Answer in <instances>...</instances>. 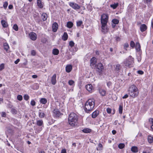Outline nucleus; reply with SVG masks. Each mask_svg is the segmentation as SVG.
<instances>
[{
    "instance_id": "1",
    "label": "nucleus",
    "mask_w": 153,
    "mask_h": 153,
    "mask_svg": "<svg viewBox=\"0 0 153 153\" xmlns=\"http://www.w3.org/2000/svg\"><path fill=\"white\" fill-rule=\"evenodd\" d=\"M78 116L74 113H71L68 117V122L69 124L72 126H74L77 125Z\"/></svg>"
},
{
    "instance_id": "2",
    "label": "nucleus",
    "mask_w": 153,
    "mask_h": 153,
    "mask_svg": "<svg viewBox=\"0 0 153 153\" xmlns=\"http://www.w3.org/2000/svg\"><path fill=\"white\" fill-rule=\"evenodd\" d=\"M95 101L94 99H89L85 105V110L87 112L93 110L95 105Z\"/></svg>"
},
{
    "instance_id": "3",
    "label": "nucleus",
    "mask_w": 153,
    "mask_h": 153,
    "mask_svg": "<svg viewBox=\"0 0 153 153\" xmlns=\"http://www.w3.org/2000/svg\"><path fill=\"white\" fill-rule=\"evenodd\" d=\"M128 91L130 96L133 98L137 97L139 93L137 88L134 85L129 87Z\"/></svg>"
},
{
    "instance_id": "4",
    "label": "nucleus",
    "mask_w": 153,
    "mask_h": 153,
    "mask_svg": "<svg viewBox=\"0 0 153 153\" xmlns=\"http://www.w3.org/2000/svg\"><path fill=\"white\" fill-rule=\"evenodd\" d=\"M134 59L133 58L130 56L128 59L125 60L124 62V64L125 66L129 68H130L132 66L134 62Z\"/></svg>"
},
{
    "instance_id": "5",
    "label": "nucleus",
    "mask_w": 153,
    "mask_h": 153,
    "mask_svg": "<svg viewBox=\"0 0 153 153\" xmlns=\"http://www.w3.org/2000/svg\"><path fill=\"white\" fill-rule=\"evenodd\" d=\"M108 19V16L107 14L103 13L102 15L101 18V24H107Z\"/></svg>"
},
{
    "instance_id": "6",
    "label": "nucleus",
    "mask_w": 153,
    "mask_h": 153,
    "mask_svg": "<svg viewBox=\"0 0 153 153\" xmlns=\"http://www.w3.org/2000/svg\"><path fill=\"white\" fill-rule=\"evenodd\" d=\"M94 67L97 69V71L100 73H102L104 68L102 64L101 63H98L97 65L96 64V66Z\"/></svg>"
},
{
    "instance_id": "7",
    "label": "nucleus",
    "mask_w": 153,
    "mask_h": 153,
    "mask_svg": "<svg viewBox=\"0 0 153 153\" xmlns=\"http://www.w3.org/2000/svg\"><path fill=\"white\" fill-rule=\"evenodd\" d=\"M69 5L73 8L76 10L79 9L80 8V6L79 5L74 2H70Z\"/></svg>"
},
{
    "instance_id": "8",
    "label": "nucleus",
    "mask_w": 153,
    "mask_h": 153,
    "mask_svg": "<svg viewBox=\"0 0 153 153\" xmlns=\"http://www.w3.org/2000/svg\"><path fill=\"white\" fill-rule=\"evenodd\" d=\"M29 37L33 41L36 40L37 38V35L34 32H30L29 34Z\"/></svg>"
},
{
    "instance_id": "9",
    "label": "nucleus",
    "mask_w": 153,
    "mask_h": 153,
    "mask_svg": "<svg viewBox=\"0 0 153 153\" xmlns=\"http://www.w3.org/2000/svg\"><path fill=\"white\" fill-rule=\"evenodd\" d=\"M97 62L96 59L94 57H92L90 60V65L91 66L94 67L96 66Z\"/></svg>"
},
{
    "instance_id": "10",
    "label": "nucleus",
    "mask_w": 153,
    "mask_h": 153,
    "mask_svg": "<svg viewBox=\"0 0 153 153\" xmlns=\"http://www.w3.org/2000/svg\"><path fill=\"white\" fill-rule=\"evenodd\" d=\"M53 115L56 117H59L61 115L60 111L57 109H54L53 111Z\"/></svg>"
},
{
    "instance_id": "11",
    "label": "nucleus",
    "mask_w": 153,
    "mask_h": 153,
    "mask_svg": "<svg viewBox=\"0 0 153 153\" xmlns=\"http://www.w3.org/2000/svg\"><path fill=\"white\" fill-rule=\"evenodd\" d=\"M58 27V25L57 23L56 22L54 23L52 26L53 31L54 32H56L57 30Z\"/></svg>"
},
{
    "instance_id": "12",
    "label": "nucleus",
    "mask_w": 153,
    "mask_h": 153,
    "mask_svg": "<svg viewBox=\"0 0 153 153\" xmlns=\"http://www.w3.org/2000/svg\"><path fill=\"white\" fill-rule=\"evenodd\" d=\"M56 82V74H54L51 78V83L53 85H55Z\"/></svg>"
},
{
    "instance_id": "13",
    "label": "nucleus",
    "mask_w": 153,
    "mask_h": 153,
    "mask_svg": "<svg viewBox=\"0 0 153 153\" xmlns=\"http://www.w3.org/2000/svg\"><path fill=\"white\" fill-rule=\"evenodd\" d=\"M86 89L89 92H91L93 88L91 84H88L86 85Z\"/></svg>"
},
{
    "instance_id": "14",
    "label": "nucleus",
    "mask_w": 153,
    "mask_h": 153,
    "mask_svg": "<svg viewBox=\"0 0 153 153\" xmlns=\"http://www.w3.org/2000/svg\"><path fill=\"white\" fill-rule=\"evenodd\" d=\"M102 31L105 33L107 32L108 31L107 24H102Z\"/></svg>"
},
{
    "instance_id": "15",
    "label": "nucleus",
    "mask_w": 153,
    "mask_h": 153,
    "mask_svg": "<svg viewBox=\"0 0 153 153\" xmlns=\"http://www.w3.org/2000/svg\"><path fill=\"white\" fill-rule=\"evenodd\" d=\"M99 91L101 95L102 96H104L106 94V91L104 89L102 88H99Z\"/></svg>"
},
{
    "instance_id": "16",
    "label": "nucleus",
    "mask_w": 153,
    "mask_h": 153,
    "mask_svg": "<svg viewBox=\"0 0 153 153\" xmlns=\"http://www.w3.org/2000/svg\"><path fill=\"white\" fill-rule=\"evenodd\" d=\"M72 66L71 65H68L66 66L65 68L66 71L68 73L71 72L72 69Z\"/></svg>"
},
{
    "instance_id": "17",
    "label": "nucleus",
    "mask_w": 153,
    "mask_h": 153,
    "mask_svg": "<svg viewBox=\"0 0 153 153\" xmlns=\"http://www.w3.org/2000/svg\"><path fill=\"white\" fill-rule=\"evenodd\" d=\"M147 29V27L145 24H143L140 26V29L141 31L142 32L145 31Z\"/></svg>"
},
{
    "instance_id": "18",
    "label": "nucleus",
    "mask_w": 153,
    "mask_h": 153,
    "mask_svg": "<svg viewBox=\"0 0 153 153\" xmlns=\"http://www.w3.org/2000/svg\"><path fill=\"white\" fill-rule=\"evenodd\" d=\"M99 114V111H95L92 113V117L94 118H95L98 116Z\"/></svg>"
},
{
    "instance_id": "19",
    "label": "nucleus",
    "mask_w": 153,
    "mask_h": 153,
    "mask_svg": "<svg viewBox=\"0 0 153 153\" xmlns=\"http://www.w3.org/2000/svg\"><path fill=\"white\" fill-rule=\"evenodd\" d=\"M1 23L2 26L4 27H7L8 25L7 22L4 20H2Z\"/></svg>"
},
{
    "instance_id": "20",
    "label": "nucleus",
    "mask_w": 153,
    "mask_h": 153,
    "mask_svg": "<svg viewBox=\"0 0 153 153\" xmlns=\"http://www.w3.org/2000/svg\"><path fill=\"white\" fill-rule=\"evenodd\" d=\"M41 17L43 21H45L47 20L48 16L46 13H43L41 15Z\"/></svg>"
},
{
    "instance_id": "21",
    "label": "nucleus",
    "mask_w": 153,
    "mask_h": 153,
    "mask_svg": "<svg viewBox=\"0 0 153 153\" xmlns=\"http://www.w3.org/2000/svg\"><path fill=\"white\" fill-rule=\"evenodd\" d=\"M37 6L39 8H42L43 7V5L42 4V2L40 0H37Z\"/></svg>"
},
{
    "instance_id": "22",
    "label": "nucleus",
    "mask_w": 153,
    "mask_h": 153,
    "mask_svg": "<svg viewBox=\"0 0 153 153\" xmlns=\"http://www.w3.org/2000/svg\"><path fill=\"white\" fill-rule=\"evenodd\" d=\"M68 38V35L67 33L65 32L64 33L63 36L62 37V39L64 41L66 40Z\"/></svg>"
},
{
    "instance_id": "23",
    "label": "nucleus",
    "mask_w": 153,
    "mask_h": 153,
    "mask_svg": "<svg viewBox=\"0 0 153 153\" xmlns=\"http://www.w3.org/2000/svg\"><path fill=\"white\" fill-rule=\"evenodd\" d=\"M135 48L137 51H139L140 50V46L139 43H136Z\"/></svg>"
},
{
    "instance_id": "24",
    "label": "nucleus",
    "mask_w": 153,
    "mask_h": 153,
    "mask_svg": "<svg viewBox=\"0 0 153 153\" xmlns=\"http://www.w3.org/2000/svg\"><path fill=\"white\" fill-rule=\"evenodd\" d=\"M36 124L39 126H41L43 124V122L42 120H37L36 122Z\"/></svg>"
},
{
    "instance_id": "25",
    "label": "nucleus",
    "mask_w": 153,
    "mask_h": 153,
    "mask_svg": "<svg viewBox=\"0 0 153 153\" xmlns=\"http://www.w3.org/2000/svg\"><path fill=\"white\" fill-rule=\"evenodd\" d=\"M115 68V71H118L120 69V65L119 64L116 65L114 66Z\"/></svg>"
},
{
    "instance_id": "26",
    "label": "nucleus",
    "mask_w": 153,
    "mask_h": 153,
    "mask_svg": "<svg viewBox=\"0 0 153 153\" xmlns=\"http://www.w3.org/2000/svg\"><path fill=\"white\" fill-rule=\"evenodd\" d=\"M131 151L133 152H138V148L136 146H133L131 147Z\"/></svg>"
},
{
    "instance_id": "27",
    "label": "nucleus",
    "mask_w": 153,
    "mask_h": 153,
    "mask_svg": "<svg viewBox=\"0 0 153 153\" xmlns=\"http://www.w3.org/2000/svg\"><path fill=\"white\" fill-rule=\"evenodd\" d=\"M59 51L58 49H54L53 50L52 53L54 55H57L59 53Z\"/></svg>"
},
{
    "instance_id": "28",
    "label": "nucleus",
    "mask_w": 153,
    "mask_h": 153,
    "mask_svg": "<svg viewBox=\"0 0 153 153\" xmlns=\"http://www.w3.org/2000/svg\"><path fill=\"white\" fill-rule=\"evenodd\" d=\"M98 146V147L97 148V150H102L103 149V146L101 143H99Z\"/></svg>"
},
{
    "instance_id": "29",
    "label": "nucleus",
    "mask_w": 153,
    "mask_h": 153,
    "mask_svg": "<svg viewBox=\"0 0 153 153\" xmlns=\"http://www.w3.org/2000/svg\"><path fill=\"white\" fill-rule=\"evenodd\" d=\"M82 131L85 133H89L91 131V130L88 128H85L82 130Z\"/></svg>"
},
{
    "instance_id": "30",
    "label": "nucleus",
    "mask_w": 153,
    "mask_h": 153,
    "mask_svg": "<svg viewBox=\"0 0 153 153\" xmlns=\"http://www.w3.org/2000/svg\"><path fill=\"white\" fill-rule=\"evenodd\" d=\"M148 140L149 143H152L153 141V138L152 136L149 135L148 137Z\"/></svg>"
},
{
    "instance_id": "31",
    "label": "nucleus",
    "mask_w": 153,
    "mask_h": 153,
    "mask_svg": "<svg viewBox=\"0 0 153 153\" xmlns=\"http://www.w3.org/2000/svg\"><path fill=\"white\" fill-rule=\"evenodd\" d=\"M73 23L71 22H68L67 24V26L69 28H71L73 26Z\"/></svg>"
},
{
    "instance_id": "32",
    "label": "nucleus",
    "mask_w": 153,
    "mask_h": 153,
    "mask_svg": "<svg viewBox=\"0 0 153 153\" xmlns=\"http://www.w3.org/2000/svg\"><path fill=\"white\" fill-rule=\"evenodd\" d=\"M40 102L43 104H45L47 102V100L45 98H42L40 100Z\"/></svg>"
},
{
    "instance_id": "33",
    "label": "nucleus",
    "mask_w": 153,
    "mask_h": 153,
    "mask_svg": "<svg viewBox=\"0 0 153 153\" xmlns=\"http://www.w3.org/2000/svg\"><path fill=\"white\" fill-rule=\"evenodd\" d=\"M118 6V3H114L113 4H111V7L113 8V9H116Z\"/></svg>"
},
{
    "instance_id": "34",
    "label": "nucleus",
    "mask_w": 153,
    "mask_h": 153,
    "mask_svg": "<svg viewBox=\"0 0 153 153\" xmlns=\"http://www.w3.org/2000/svg\"><path fill=\"white\" fill-rule=\"evenodd\" d=\"M4 49L6 51H8L9 48V46L8 44L7 43H4Z\"/></svg>"
},
{
    "instance_id": "35",
    "label": "nucleus",
    "mask_w": 153,
    "mask_h": 153,
    "mask_svg": "<svg viewBox=\"0 0 153 153\" xmlns=\"http://www.w3.org/2000/svg\"><path fill=\"white\" fill-rule=\"evenodd\" d=\"M39 117L40 118H43L44 117V116H45V114L44 113H43V112H40L39 111Z\"/></svg>"
},
{
    "instance_id": "36",
    "label": "nucleus",
    "mask_w": 153,
    "mask_h": 153,
    "mask_svg": "<svg viewBox=\"0 0 153 153\" xmlns=\"http://www.w3.org/2000/svg\"><path fill=\"white\" fill-rule=\"evenodd\" d=\"M112 22L114 24H117L119 22V21L117 19H113L112 20Z\"/></svg>"
},
{
    "instance_id": "37",
    "label": "nucleus",
    "mask_w": 153,
    "mask_h": 153,
    "mask_svg": "<svg viewBox=\"0 0 153 153\" xmlns=\"http://www.w3.org/2000/svg\"><path fill=\"white\" fill-rule=\"evenodd\" d=\"M125 145L124 143H120L118 145V147L120 149H122L124 148L125 147Z\"/></svg>"
},
{
    "instance_id": "38",
    "label": "nucleus",
    "mask_w": 153,
    "mask_h": 153,
    "mask_svg": "<svg viewBox=\"0 0 153 153\" xmlns=\"http://www.w3.org/2000/svg\"><path fill=\"white\" fill-rule=\"evenodd\" d=\"M68 84L70 85H74V82L73 80H69L68 82Z\"/></svg>"
},
{
    "instance_id": "39",
    "label": "nucleus",
    "mask_w": 153,
    "mask_h": 153,
    "mask_svg": "<svg viewBox=\"0 0 153 153\" xmlns=\"http://www.w3.org/2000/svg\"><path fill=\"white\" fill-rule=\"evenodd\" d=\"M82 24V21H79L76 22V25L77 27L80 26Z\"/></svg>"
},
{
    "instance_id": "40",
    "label": "nucleus",
    "mask_w": 153,
    "mask_h": 153,
    "mask_svg": "<svg viewBox=\"0 0 153 153\" xmlns=\"http://www.w3.org/2000/svg\"><path fill=\"white\" fill-rule=\"evenodd\" d=\"M123 106L121 105H120L119 107V113L120 114H122L123 112Z\"/></svg>"
},
{
    "instance_id": "41",
    "label": "nucleus",
    "mask_w": 153,
    "mask_h": 153,
    "mask_svg": "<svg viewBox=\"0 0 153 153\" xmlns=\"http://www.w3.org/2000/svg\"><path fill=\"white\" fill-rule=\"evenodd\" d=\"M13 28L16 31H17L18 30V27L17 25L16 24H15L14 25Z\"/></svg>"
},
{
    "instance_id": "42",
    "label": "nucleus",
    "mask_w": 153,
    "mask_h": 153,
    "mask_svg": "<svg viewBox=\"0 0 153 153\" xmlns=\"http://www.w3.org/2000/svg\"><path fill=\"white\" fill-rule=\"evenodd\" d=\"M69 45L71 47H73L74 45V42L72 41H71L69 42Z\"/></svg>"
},
{
    "instance_id": "43",
    "label": "nucleus",
    "mask_w": 153,
    "mask_h": 153,
    "mask_svg": "<svg viewBox=\"0 0 153 153\" xmlns=\"http://www.w3.org/2000/svg\"><path fill=\"white\" fill-rule=\"evenodd\" d=\"M4 63H2L0 65V71H1L4 68Z\"/></svg>"
},
{
    "instance_id": "44",
    "label": "nucleus",
    "mask_w": 153,
    "mask_h": 153,
    "mask_svg": "<svg viewBox=\"0 0 153 153\" xmlns=\"http://www.w3.org/2000/svg\"><path fill=\"white\" fill-rule=\"evenodd\" d=\"M24 98L25 100H27L29 99V97L28 95L26 94L24 96Z\"/></svg>"
},
{
    "instance_id": "45",
    "label": "nucleus",
    "mask_w": 153,
    "mask_h": 153,
    "mask_svg": "<svg viewBox=\"0 0 153 153\" xmlns=\"http://www.w3.org/2000/svg\"><path fill=\"white\" fill-rule=\"evenodd\" d=\"M11 113L13 114H16L17 113L16 110L14 108H12L11 109Z\"/></svg>"
},
{
    "instance_id": "46",
    "label": "nucleus",
    "mask_w": 153,
    "mask_h": 153,
    "mask_svg": "<svg viewBox=\"0 0 153 153\" xmlns=\"http://www.w3.org/2000/svg\"><path fill=\"white\" fill-rule=\"evenodd\" d=\"M17 99L18 100L21 101L22 99V97L21 95H19L17 97Z\"/></svg>"
},
{
    "instance_id": "47",
    "label": "nucleus",
    "mask_w": 153,
    "mask_h": 153,
    "mask_svg": "<svg viewBox=\"0 0 153 153\" xmlns=\"http://www.w3.org/2000/svg\"><path fill=\"white\" fill-rule=\"evenodd\" d=\"M7 5H8V3L6 1L4 3V4H3V7L4 8H6L7 7Z\"/></svg>"
},
{
    "instance_id": "48",
    "label": "nucleus",
    "mask_w": 153,
    "mask_h": 153,
    "mask_svg": "<svg viewBox=\"0 0 153 153\" xmlns=\"http://www.w3.org/2000/svg\"><path fill=\"white\" fill-rule=\"evenodd\" d=\"M130 45H131V46L132 48H133L134 47V46H135V44H134V42L133 41H131V42Z\"/></svg>"
},
{
    "instance_id": "49",
    "label": "nucleus",
    "mask_w": 153,
    "mask_h": 153,
    "mask_svg": "<svg viewBox=\"0 0 153 153\" xmlns=\"http://www.w3.org/2000/svg\"><path fill=\"white\" fill-rule=\"evenodd\" d=\"M149 121L150 123L152 124V125H153V118H150L149 119Z\"/></svg>"
},
{
    "instance_id": "50",
    "label": "nucleus",
    "mask_w": 153,
    "mask_h": 153,
    "mask_svg": "<svg viewBox=\"0 0 153 153\" xmlns=\"http://www.w3.org/2000/svg\"><path fill=\"white\" fill-rule=\"evenodd\" d=\"M35 102L34 100H32L30 102V104L32 106H34L35 105Z\"/></svg>"
},
{
    "instance_id": "51",
    "label": "nucleus",
    "mask_w": 153,
    "mask_h": 153,
    "mask_svg": "<svg viewBox=\"0 0 153 153\" xmlns=\"http://www.w3.org/2000/svg\"><path fill=\"white\" fill-rule=\"evenodd\" d=\"M6 114L5 112H3L1 113V117H5L6 116Z\"/></svg>"
},
{
    "instance_id": "52",
    "label": "nucleus",
    "mask_w": 153,
    "mask_h": 153,
    "mask_svg": "<svg viewBox=\"0 0 153 153\" xmlns=\"http://www.w3.org/2000/svg\"><path fill=\"white\" fill-rule=\"evenodd\" d=\"M108 114H110L111 112V109L109 108H108L106 110Z\"/></svg>"
},
{
    "instance_id": "53",
    "label": "nucleus",
    "mask_w": 153,
    "mask_h": 153,
    "mask_svg": "<svg viewBox=\"0 0 153 153\" xmlns=\"http://www.w3.org/2000/svg\"><path fill=\"white\" fill-rule=\"evenodd\" d=\"M137 73L140 74L142 75L143 74V72L141 70H139L137 71Z\"/></svg>"
},
{
    "instance_id": "54",
    "label": "nucleus",
    "mask_w": 153,
    "mask_h": 153,
    "mask_svg": "<svg viewBox=\"0 0 153 153\" xmlns=\"http://www.w3.org/2000/svg\"><path fill=\"white\" fill-rule=\"evenodd\" d=\"M128 46L129 45L128 43H125L124 46V48L126 49V48L128 47Z\"/></svg>"
},
{
    "instance_id": "55",
    "label": "nucleus",
    "mask_w": 153,
    "mask_h": 153,
    "mask_svg": "<svg viewBox=\"0 0 153 153\" xmlns=\"http://www.w3.org/2000/svg\"><path fill=\"white\" fill-rule=\"evenodd\" d=\"M107 85L110 88V86L111 85V83L110 82H107Z\"/></svg>"
},
{
    "instance_id": "56",
    "label": "nucleus",
    "mask_w": 153,
    "mask_h": 153,
    "mask_svg": "<svg viewBox=\"0 0 153 153\" xmlns=\"http://www.w3.org/2000/svg\"><path fill=\"white\" fill-rule=\"evenodd\" d=\"M31 54L33 56H35L36 54V52L34 50H32L31 52Z\"/></svg>"
},
{
    "instance_id": "57",
    "label": "nucleus",
    "mask_w": 153,
    "mask_h": 153,
    "mask_svg": "<svg viewBox=\"0 0 153 153\" xmlns=\"http://www.w3.org/2000/svg\"><path fill=\"white\" fill-rule=\"evenodd\" d=\"M20 59H17L16 61H15V63L16 64H17L19 62Z\"/></svg>"
},
{
    "instance_id": "58",
    "label": "nucleus",
    "mask_w": 153,
    "mask_h": 153,
    "mask_svg": "<svg viewBox=\"0 0 153 153\" xmlns=\"http://www.w3.org/2000/svg\"><path fill=\"white\" fill-rule=\"evenodd\" d=\"M128 97V95L127 94H125L124 96L123 97V99H126Z\"/></svg>"
},
{
    "instance_id": "59",
    "label": "nucleus",
    "mask_w": 153,
    "mask_h": 153,
    "mask_svg": "<svg viewBox=\"0 0 153 153\" xmlns=\"http://www.w3.org/2000/svg\"><path fill=\"white\" fill-rule=\"evenodd\" d=\"M61 153H66V152L65 149H63L62 150Z\"/></svg>"
},
{
    "instance_id": "60",
    "label": "nucleus",
    "mask_w": 153,
    "mask_h": 153,
    "mask_svg": "<svg viewBox=\"0 0 153 153\" xmlns=\"http://www.w3.org/2000/svg\"><path fill=\"white\" fill-rule=\"evenodd\" d=\"M32 77L33 78L36 79L37 78L38 76L36 75H32Z\"/></svg>"
},
{
    "instance_id": "61",
    "label": "nucleus",
    "mask_w": 153,
    "mask_h": 153,
    "mask_svg": "<svg viewBox=\"0 0 153 153\" xmlns=\"http://www.w3.org/2000/svg\"><path fill=\"white\" fill-rule=\"evenodd\" d=\"M116 39L117 40V41H120V38L119 37H117L116 38Z\"/></svg>"
},
{
    "instance_id": "62",
    "label": "nucleus",
    "mask_w": 153,
    "mask_h": 153,
    "mask_svg": "<svg viewBox=\"0 0 153 153\" xmlns=\"http://www.w3.org/2000/svg\"><path fill=\"white\" fill-rule=\"evenodd\" d=\"M112 134H115L116 133V131L115 130H113L112 131Z\"/></svg>"
},
{
    "instance_id": "63",
    "label": "nucleus",
    "mask_w": 153,
    "mask_h": 153,
    "mask_svg": "<svg viewBox=\"0 0 153 153\" xmlns=\"http://www.w3.org/2000/svg\"><path fill=\"white\" fill-rule=\"evenodd\" d=\"M13 6L12 5H10L8 7L9 9H11L12 8Z\"/></svg>"
},
{
    "instance_id": "64",
    "label": "nucleus",
    "mask_w": 153,
    "mask_h": 153,
    "mask_svg": "<svg viewBox=\"0 0 153 153\" xmlns=\"http://www.w3.org/2000/svg\"><path fill=\"white\" fill-rule=\"evenodd\" d=\"M104 125H105L104 123H103V124H102V125H101V126H100V127L102 128H104V127H103V126H104Z\"/></svg>"
}]
</instances>
